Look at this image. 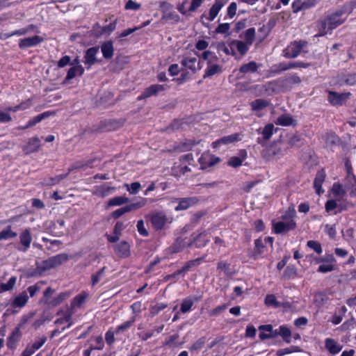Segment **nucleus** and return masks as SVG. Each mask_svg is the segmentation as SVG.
Masks as SVG:
<instances>
[{"mask_svg":"<svg viewBox=\"0 0 356 356\" xmlns=\"http://www.w3.org/2000/svg\"><path fill=\"white\" fill-rule=\"evenodd\" d=\"M88 297V293L86 291H82L80 294L76 296L71 302V307L74 308L80 307L86 300Z\"/></svg>","mask_w":356,"mask_h":356,"instance_id":"obj_33","label":"nucleus"},{"mask_svg":"<svg viewBox=\"0 0 356 356\" xmlns=\"http://www.w3.org/2000/svg\"><path fill=\"white\" fill-rule=\"evenodd\" d=\"M232 43L236 44L238 51L241 54L244 55L248 51V47L247 42H244L241 40H234Z\"/></svg>","mask_w":356,"mask_h":356,"instance_id":"obj_48","label":"nucleus"},{"mask_svg":"<svg viewBox=\"0 0 356 356\" xmlns=\"http://www.w3.org/2000/svg\"><path fill=\"white\" fill-rule=\"evenodd\" d=\"M106 267L102 268L97 273L92 274L91 276L92 286H95L105 274Z\"/></svg>","mask_w":356,"mask_h":356,"instance_id":"obj_47","label":"nucleus"},{"mask_svg":"<svg viewBox=\"0 0 356 356\" xmlns=\"http://www.w3.org/2000/svg\"><path fill=\"white\" fill-rule=\"evenodd\" d=\"M274 126L273 124H268L265 126L261 134L263 135V138H258L257 143L261 145H264L265 142L270 139L273 135ZM259 134H260V129H257Z\"/></svg>","mask_w":356,"mask_h":356,"instance_id":"obj_19","label":"nucleus"},{"mask_svg":"<svg viewBox=\"0 0 356 356\" xmlns=\"http://www.w3.org/2000/svg\"><path fill=\"white\" fill-rule=\"evenodd\" d=\"M325 347L332 355L337 354L342 349V346L332 338H327L325 339Z\"/></svg>","mask_w":356,"mask_h":356,"instance_id":"obj_18","label":"nucleus"},{"mask_svg":"<svg viewBox=\"0 0 356 356\" xmlns=\"http://www.w3.org/2000/svg\"><path fill=\"white\" fill-rule=\"evenodd\" d=\"M165 90L163 85L153 84L145 88L143 93L138 96V100H142L150 97L152 96H156L159 92Z\"/></svg>","mask_w":356,"mask_h":356,"instance_id":"obj_7","label":"nucleus"},{"mask_svg":"<svg viewBox=\"0 0 356 356\" xmlns=\"http://www.w3.org/2000/svg\"><path fill=\"white\" fill-rule=\"evenodd\" d=\"M67 294L65 293H60L57 297L54 298L51 300H43V299H40L39 302L40 303H45L47 305H49L51 306L55 307L58 305H60L61 302L64 301V300L66 298Z\"/></svg>","mask_w":356,"mask_h":356,"instance_id":"obj_29","label":"nucleus"},{"mask_svg":"<svg viewBox=\"0 0 356 356\" xmlns=\"http://www.w3.org/2000/svg\"><path fill=\"white\" fill-rule=\"evenodd\" d=\"M183 124L184 122L182 120H175L168 127H166V131L168 132H172L179 130Z\"/></svg>","mask_w":356,"mask_h":356,"instance_id":"obj_50","label":"nucleus"},{"mask_svg":"<svg viewBox=\"0 0 356 356\" xmlns=\"http://www.w3.org/2000/svg\"><path fill=\"white\" fill-rule=\"evenodd\" d=\"M194 304V300L191 297H188L183 300L181 304L180 310L182 313H187L191 309Z\"/></svg>","mask_w":356,"mask_h":356,"instance_id":"obj_40","label":"nucleus"},{"mask_svg":"<svg viewBox=\"0 0 356 356\" xmlns=\"http://www.w3.org/2000/svg\"><path fill=\"white\" fill-rule=\"evenodd\" d=\"M265 246L262 242L261 238H258L254 241V251L251 255V257L257 259L258 256L264 252V249Z\"/></svg>","mask_w":356,"mask_h":356,"instance_id":"obj_36","label":"nucleus"},{"mask_svg":"<svg viewBox=\"0 0 356 356\" xmlns=\"http://www.w3.org/2000/svg\"><path fill=\"white\" fill-rule=\"evenodd\" d=\"M84 72V68L81 65H75L70 67L66 77L63 81V83H68L69 81L74 79L76 75L81 76Z\"/></svg>","mask_w":356,"mask_h":356,"instance_id":"obj_20","label":"nucleus"},{"mask_svg":"<svg viewBox=\"0 0 356 356\" xmlns=\"http://www.w3.org/2000/svg\"><path fill=\"white\" fill-rule=\"evenodd\" d=\"M264 302L267 306H273L275 308L280 307V302L276 300V297L273 294L267 295Z\"/></svg>","mask_w":356,"mask_h":356,"instance_id":"obj_45","label":"nucleus"},{"mask_svg":"<svg viewBox=\"0 0 356 356\" xmlns=\"http://www.w3.org/2000/svg\"><path fill=\"white\" fill-rule=\"evenodd\" d=\"M243 159L238 156H232L229 159L228 165L233 167L237 168L242 165Z\"/></svg>","mask_w":356,"mask_h":356,"instance_id":"obj_64","label":"nucleus"},{"mask_svg":"<svg viewBox=\"0 0 356 356\" xmlns=\"http://www.w3.org/2000/svg\"><path fill=\"white\" fill-rule=\"evenodd\" d=\"M293 122V118L289 115H282L277 120V123L282 126H289L292 124Z\"/></svg>","mask_w":356,"mask_h":356,"instance_id":"obj_43","label":"nucleus"},{"mask_svg":"<svg viewBox=\"0 0 356 356\" xmlns=\"http://www.w3.org/2000/svg\"><path fill=\"white\" fill-rule=\"evenodd\" d=\"M183 240L177 239L170 247V250L172 253H177L182 249Z\"/></svg>","mask_w":356,"mask_h":356,"instance_id":"obj_59","label":"nucleus"},{"mask_svg":"<svg viewBox=\"0 0 356 356\" xmlns=\"http://www.w3.org/2000/svg\"><path fill=\"white\" fill-rule=\"evenodd\" d=\"M202 58L205 60H208V65H210L211 62L216 61L218 60L217 56L211 51H204L202 54Z\"/></svg>","mask_w":356,"mask_h":356,"instance_id":"obj_52","label":"nucleus"},{"mask_svg":"<svg viewBox=\"0 0 356 356\" xmlns=\"http://www.w3.org/2000/svg\"><path fill=\"white\" fill-rule=\"evenodd\" d=\"M116 24V21H115L113 22L110 23L108 25L102 27L99 35H103L104 33L110 34L115 29Z\"/></svg>","mask_w":356,"mask_h":356,"instance_id":"obj_60","label":"nucleus"},{"mask_svg":"<svg viewBox=\"0 0 356 356\" xmlns=\"http://www.w3.org/2000/svg\"><path fill=\"white\" fill-rule=\"evenodd\" d=\"M353 7L349 4L343 5L340 9L328 14L325 19L318 22L319 25V32L316 37L325 35L333 29L341 25L346 20V17H343L346 13H351Z\"/></svg>","mask_w":356,"mask_h":356,"instance_id":"obj_1","label":"nucleus"},{"mask_svg":"<svg viewBox=\"0 0 356 356\" xmlns=\"http://www.w3.org/2000/svg\"><path fill=\"white\" fill-rule=\"evenodd\" d=\"M103 56L106 59H110L113 56V45L112 41L104 42L101 46Z\"/></svg>","mask_w":356,"mask_h":356,"instance_id":"obj_26","label":"nucleus"},{"mask_svg":"<svg viewBox=\"0 0 356 356\" xmlns=\"http://www.w3.org/2000/svg\"><path fill=\"white\" fill-rule=\"evenodd\" d=\"M255 38V29L250 28L246 30L245 33V40L248 45H251Z\"/></svg>","mask_w":356,"mask_h":356,"instance_id":"obj_51","label":"nucleus"},{"mask_svg":"<svg viewBox=\"0 0 356 356\" xmlns=\"http://www.w3.org/2000/svg\"><path fill=\"white\" fill-rule=\"evenodd\" d=\"M296 227V223L293 220L286 222L279 221L273 225L274 232L277 234L286 233L290 230L294 229Z\"/></svg>","mask_w":356,"mask_h":356,"instance_id":"obj_6","label":"nucleus"},{"mask_svg":"<svg viewBox=\"0 0 356 356\" xmlns=\"http://www.w3.org/2000/svg\"><path fill=\"white\" fill-rule=\"evenodd\" d=\"M17 236L9 227L0 232V240H7Z\"/></svg>","mask_w":356,"mask_h":356,"instance_id":"obj_54","label":"nucleus"},{"mask_svg":"<svg viewBox=\"0 0 356 356\" xmlns=\"http://www.w3.org/2000/svg\"><path fill=\"white\" fill-rule=\"evenodd\" d=\"M306 44L307 42L302 40L292 42L290 46L283 51L284 56L289 58H296Z\"/></svg>","mask_w":356,"mask_h":356,"instance_id":"obj_4","label":"nucleus"},{"mask_svg":"<svg viewBox=\"0 0 356 356\" xmlns=\"http://www.w3.org/2000/svg\"><path fill=\"white\" fill-rule=\"evenodd\" d=\"M41 145V141L38 137H33L30 138L24 146V153L29 154L37 152Z\"/></svg>","mask_w":356,"mask_h":356,"instance_id":"obj_15","label":"nucleus"},{"mask_svg":"<svg viewBox=\"0 0 356 356\" xmlns=\"http://www.w3.org/2000/svg\"><path fill=\"white\" fill-rule=\"evenodd\" d=\"M325 178V173L323 170L318 171L316 177L314 181V187L315 188L316 193L318 195H321L323 193V190H322V184L323 183Z\"/></svg>","mask_w":356,"mask_h":356,"instance_id":"obj_23","label":"nucleus"},{"mask_svg":"<svg viewBox=\"0 0 356 356\" xmlns=\"http://www.w3.org/2000/svg\"><path fill=\"white\" fill-rule=\"evenodd\" d=\"M325 143L327 147H332L340 145L341 139L337 135L330 134L326 136Z\"/></svg>","mask_w":356,"mask_h":356,"instance_id":"obj_37","label":"nucleus"},{"mask_svg":"<svg viewBox=\"0 0 356 356\" xmlns=\"http://www.w3.org/2000/svg\"><path fill=\"white\" fill-rule=\"evenodd\" d=\"M15 282L16 278L15 277H10L7 283L0 282V293L12 289L14 287Z\"/></svg>","mask_w":356,"mask_h":356,"instance_id":"obj_44","label":"nucleus"},{"mask_svg":"<svg viewBox=\"0 0 356 356\" xmlns=\"http://www.w3.org/2000/svg\"><path fill=\"white\" fill-rule=\"evenodd\" d=\"M99 52V47H93L89 48L85 54L86 64L89 65H94L97 63V60L96 58V54Z\"/></svg>","mask_w":356,"mask_h":356,"instance_id":"obj_24","label":"nucleus"},{"mask_svg":"<svg viewBox=\"0 0 356 356\" xmlns=\"http://www.w3.org/2000/svg\"><path fill=\"white\" fill-rule=\"evenodd\" d=\"M150 220L156 230H161L163 229L165 223L167 222L168 218L164 213L160 212L152 215Z\"/></svg>","mask_w":356,"mask_h":356,"instance_id":"obj_9","label":"nucleus"},{"mask_svg":"<svg viewBox=\"0 0 356 356\" xmlns=\"http://www.w3.org/2000/svg\"><path fill=\"white\" fill-rule=\"evenodd\" d=\"M307 245L314 250L317 254H320L322 253L321 245L316 241H309L307 243Z\"/></svg>","mask_w":356,"mask_h":356,"instance_id":"obj_56","label":"nucleus"},{"mask_svg":"<svg viewBox=\"0 0 356 356\" xmlns=\"http://www.w3.org/2000/svg\"><path fill=\"white\" fill-rule=\"evenodd\" d=\"M217 269L224 271L225 274L229 277L232 276L235 273V271L231 268V264L224 261L218 263Z\"/></svg>","mask_w":356,"mask_h":356,"instance_id":"obj_31","label":"nucleus"},{"mask_svg":"<svg viewBox=\"0 0 356 356\" xmlns=\"http://www.w3.org/2000/svg\"><path fill=\"white\" fill-rule=\"evenodd\" d=\"M146 202H147L146 199L140 198V200L138 202L128 204L127 207H128L129 211H131L136 210V209H138L143 207V206L145 205Z\"/></svg>","mask_w":356,"mask_h":356,"instance_id":"obj_55","label":"nucleus"},{"mask_svg":"<svg viewBox=\"0 0 356 356\" xmlns=\"http://www.w3.org/2000/svg\"><path fill=\"white\" fill-rule=\"evenodd\" d=\"M346 168V181L349 186L353 187L356 185V177L353 174V168L348 161L345 163Z\"/></svg>","mask_w":356,"mask_h":356,"instance_id":"obj_28","label":"nucleus"},{"mask_svg":"<svg viewBox=\"0 0 356 356\" xmlns=\"http://www.w3.org/2000/svg\"><path fill=\"white\" fill-rule=\"evenodd\" d=\"M55 113H56L54 111H46L41 114H39L38 115L34 117L33 119L29 120L28 123L26 124V126H24V129L35 126L36 124L41 122L42 120L47 118L51 115H54Z\"/></svg>","mask_w":356,"mask_h":356,"instance_id":"obj_22","label":"nucleus"},{"mask_svg":"<svg viewBox=\"0 0 356 356\" xmlns=\"http://www.w3.org/2000/svg\"><path fill=\"white\" fill-rule=\"evenodd\" d=\"M69 175V172L65 174L59 175L55 176L54 177H50L48 181L46 182V184L48 186H52L59 183L61 180L65 179Z\"/></svg>","mask_w":356,"mask_h":356,"instance_id":"obj_49","label":"nucleus"},{"mask_svg":"<svg viewBox=\"0 0 356 356\" xmlns=\"http://www.w3.org/2000/svg\"><path fill=\"white\" fill-rule=\"evenodd\" d=\"M297 276V269L293 266H288L283 273V277L291 280Z\"/></svg>","mask_w":356,"mask_h":356,"instance_id":"obj_42","label":"nucleus"},{"mask_svg":"<svg viewBox=\"0 0 356 356\" xmlns=\"http://www.w3.org/2000/svg\"><path fill=\"white\" fill-rule=\"evenodd\" d=\"M279 334L286 343H289L291 342V332L289 328L284 325L280 326Z\"/></svg>","mask_w":356,"mask_h":356,"instance_id":"obj_41","label":"nucleus"},{"mask_svg":"<svg viewBox=\"0 0 356 356\" xmlns=\"http://www.w3.org/2000/svg\"><path fill=\"white\" fill-rule=\"evenodd\" d=\"M257 69L258 66L257 63L254 61H251L248 63L242 65L239 68V71L241 73L255 72L257 71Z\"/></svg>","mask_w":356,"mask_h":356,"instance_id":"obj_35","label":"nucleus"},{"mask_svg":"<svg viewBox=\"0 0 356 356\" xmlns=\"http://www.w3.org/2000/svg\"><path fill=\"white\" fill-rule=\"evenodd\" d=\"M197 62V58L195 57L188 58L185 57L181 61V64L191 70L194 73L197 72V70H200L202 66L200 65V61L198 62V68L195 67V63Z\"/></svg>","mask_w":356,"mask_h":356,"instance_id":"obj_25","label":"nucleus"},{"mask_svg":"<svg viewBox=\"0 0 356 356\" xmlns=\"http://www.w3.org/2000/svg\"><path fill=\"white\" fill-rule=\"evenodd\" d=\"M128 212H130V211L127 205L124 207L120 208V209L114 211L113 212H112L111 216L114 219H118L120 217H121L122 215H124V213H128Z\"/></svg>","mask_w":356,"mask_h":356,"instance_id":"obj_58","label":"nucleus"},{"mask_svg":"<svg viewBox=\"0 0 356 356\" xmlns=\"http://www.w3.org/2000/svg\"><path fill=\"white\" fill-rule=\"evenodd\" d=\"M68 259L69 256L65 253H62L56 256L51 257L49 259L42 261L40 264L37 263L36 270H35L33 272L28 273L26 276L30 277L36 276L38 275H41L46 270L60 266Z\"/></svg>","mask_w":356,"mask_h":356,"instance_id":"obj_2","label":"nucleus"},{"mask_svg":"<svg viewBox=\"0 0 356 356\" xmlns=\"http://www.w3.org/2000/svg\"><path fill=\"white\" fill-rule=\"evenodd\" d=\"M114 250L116 254L122 258L128 257L130 252V245L125 241H121L114 246Z\"/></svg>","mask_w":356,"mask_h":356,"instance_id":"obj_13","label":"nucleus"},{"mask_svg":"<svg viewBox=\"0 0 356 356\" xmlns=\"http://www.w3.org/2000/svg\"><path fill=\"white\" fill-rule=\"evenodd\" d=\"M337 83L340 86H354L356 84V72L339 74Z\"/></svg>","mask_w":356,"mask_h":356,"instance_id":"obj_11","label":"nucleus"},{"mask_svg":"<svg viewBox=\"0 0 356 356\" xmlns=\"http://www.w3.org/2000/svg\"><path fill=\"white\" fill-rule=\"evenodd\" d=\"M206 343V337H202L200 339H198L190 348V350L191 351L193 350H198L203 348Z\"/></svg>","mask_w":356,"mask_h":356,"instance_id":"obj_53","label":"nucleus"},{"mask_svg":"<svg viewBox=\"0 0 356 356\" xmlns=\"http://www.w3.org/2000/svg\"><path fill=\"white\" fill-rule=\"evenodd\" d=\"M239 136H240V134H237V133L224 136V137L216 140L215 142H213L212 143V147L213 148H217L222 145H229L231 143H234L237 142L241 140Z\"/></svg>","mask_w":356,"mask_h":356,"instance_id":"obj_10","label":"nucleus"},{"mask_svg":"<svg viewBox=\"0 0 356 356\" xmlns=\"http://www.w3.org/2000/svg\"><path fill=\"white\" fill-rule=\"evenodd\" d=\"M251 107L253 111H261L269 105V102L264 99H257L252 102Z\"/></svg>","mask_w":356,"mask_h":356,"instance_id":"obj_32","label":"nucleus"},{"mask_svg":"<svg viewBox=\"0 0 356 356\" xmlns=\"http://www.w3.org/2000/svg\"><path fill=\"white\" fill-rule=\"evenodd\" d=\"M126 186L131 194H137L141 187L139 182H134L131 185L126 184Z\"/></svg>","mask_w":356,"mask_h":356,"instance_id":"obj_63","label":"nucleus"},{"mask_svg":"<svg viewBox=\"0 0 356 356\" xmlns=\"http://www.w3.org/2000/svg\"><path fill=\"white\" fill-rule=\"evenodd\" d=\"M350 95V92L339 93L334 91H329L327 99L333 106H341L346 103Z\"/></svg>","mask_w":356,"mask_h":356,"instance_id":"obj_5","label":"nucleus"},{"mask_svg":"<svg viewBox=\"0 0 356 356\" xmlns=\"http://www.w3.org/2000/svg\"><path fill=\"white\" fill-rule=\"evenodd\" d=\"M135 321V317H133L131 320L124 322L122 324L119 325L116 329V333L124 332L129 327H130Z\"/></svg>","mask_w":356,"mask_h":356,"instance_id":"obj_57","label":"nucleus"},{"mask_svg":"<svg viewBox=\"0 0 356 356\" xmlns=\"http://www.w3.org/2000/svg\"><path fill=\"white\" fill-rule=\"evenodd\" d=\"M32 238L28 229L24 230V252L30 246Z\"/></svg>","mask_w":356,"mask_h":356,"instance_id":"obj_61","label":"nucleus"},{"mask_svg":"<svg viewBox=\"0 0 356 356\" xmlns=\"http://www.w3.org/2000/svg\"><path fill=\"white\" fill-rule=\"evenodd\" d=\"M296 211L295 210V207L293 204H291L289 207L288 209L285 211L284 214L282 216V219L284 220H293V218L296 216Z\"/></svg>","mask_w":356,"mask_h":356,"instance_id":"obj_46","label":"nucleus"},{"mask_svg":"<svg viewBox=\"0 0 356 356\" xmlns=\"http://www.w3.org/2000/svg\"><path fill=\"white\" fill-rule=\"evenodd\" d=\"M220 72H221V66L220 65H217V64L210 65L205 70V73L203 76V78L206 79L207 77L212 76L216 74L220 73Z\"/></svg>","mask_w":356,"mask_h":356,"instance_id":"obj_38","label":"nucleus"},{"mask_svg":"<svg viewBox=\"0 0 356 356\" xmlns=\"http://www.w3.org/2000/svg\"><path fill=\"white\" fill-rule=\"evenodd\" d=\"M332 264L333 263H327V264L320 265L318 268V272L325 273L334 270L335 268Z\"/></svg>","mask_w":356,"mask_h":356,"instance_id":"obj_62","label":"nucleus"},{"mask_svg":"<svg viewBox=\"0 0 356 356\" xmlns=\"http://www.w3.org/2000/svg\"><path fill=\"white\" fill-rule=\"evenodd\" d=\"M129 202L128 197L124 196H117L109 200L108 207L121 206Z\"/></svg>","mask_w":356,"mask_h":356,"instance_id":"obj_34","label":"nucleus"},{"mask_svg":"<svg viewBox=\"0 0 356 356\" xmlns=\"http://www.w3.org/2000/svg\"><path fill=\"white\" fill-rule=\"evenodd\" d=\"M300 83L301 79L300 76L292 74L268 83V89H270L275 92H286L291 90L293 85H298Z\"/></svg>","mask_w":356,"mask_h":356,"instance_id":"obj_3","label":"nucleus"},{"mask_svg":"<svg viewBox=\"0 0 356 356\" xmlns=\"http://www.w3.org/2000/svg\"><path fill=\"white\" fill-rule=\"evenodd\" d=\"M200 143V140L196 141L195 140L187 139L176 145L174 149L179 152L190 151L193 146L199 144Z\"/></svg>","mask_w":356,"mask_h":356,"instance_id":"obj_17","label":"nucleus"},{"mask_svg":"<svg viewBox=\"0 0 356 356\" xmlns=\"http://www.w3.org/2000/svg\"><path fill=\"white\" fill-rule=\"evenodd\" d=\"M204 257H205L204 256L196 259L187 261L181 269L175 272L172 275H170V277H174L176 275L187 273L192 267L199 265L200 261H202Z\"/></svg>","mask_w":356,"mask_h":356,"instance_id":"obj_16","label":"nucleus"},{"mask_svg":"<svg viewBox=\"0 0 356 356\" xmlns=\"http://www.w3.org/2000/svg\"><path fill=\"white\" fill-rule=\"evenodd\" d=\"M207 235V231L204 230L198 234H195L193 233L191 235L192 241L188 244V247H191L192 245L195 244V247L199 248L202 247H204L209 242V239L202 240V237H204Z\"/></svg>","mask_w":356,"mask_h":356,"instance_id":"obj_12","label":"nucleus"},{"mask_svg":"<svg viewBox=\"0 0 356 356\" xmlns=\"http://www.w3.org/2000/svg\"><path fill=\"white\" fill-rule=\"evenodd\" d=\"M20 325L21 324H19L18 326L15 328L8 339L7 346L10 348H13L15 346L17 341L19 340Z\"/></svg>","mask_w":356,"mask_h":356,"instance_id":"obj_27","label":"nucleus"},{"mask_svg":"<svg viewBox=\"0 0 356 356\" xmlns=\"http://www.w3.org/2000/svg\"><path fill=\"white\" fill-rule=\"evenodd\" d=\"M124 122V120L120 119L119 120H112L108 122L107 124H105V129L106 131H111L112 129H116L120 127H121ZM103 124H106V122H101V125L102 126Z\"/></svg>","mask_w":356,"mask_h":356,"instance_id":"obj_39","label":"nucleus"},{"mask_svg":"<svg viewBox=\"0 0 356 356\" xmlns=\"http://www.w3.org/2000/svg\"><path fill=\"white\" fill-rule=\"evenodd\" d=\"M222 6L223 4L220 1H216L209 10V16L208 17L209 21H213L216 17Z\"/></svg>","mask_w":356,"mask_h":356,"instance_id":"obj_30","label":"nucleus"},{"mask_svg":"<svg viewBox=\"0 0 356 356\" xmlns=\"http://www.w3.org/2000/svg\"><path fill=\"white\" fill-rule=\"evenodd\" d=\"M178 200V205L175 207L177 211L186 210L198 202V199L196 197H184Z\"/></svg>","mask_w":356,"mask_h":356,"instance_id":"obj_14","label":"nucleus"},{"mask_svg":"<svg viewBox=\"0 0 356 356\" xmlns=\"http://www.w3.org/2000/svg\"><path fill=\"white\" fill-rule=\"evenodd\" d=\"M262 156L266 160L270 161L282 155V149L277 145H270L262 151Z\"/></svg>","mask_w":356,"mask_h":356,"instance_id":"obj_8","label":"nucleus"},{"mask_svg":"<svg viewBox=\"0 0 356 356\" xmlns=\"http://www.w3.org/2000/svg\"><path fill=\"white\" fill-rule=\"evenodd\" d=\"M44 41V38L34 35L33 36L28 35H25L24 37V48L25 47H32L38 45Z\"/></svg>","mask_w":356,"mask_h":356,"instance_id":"obj_21","label":"nucleus"}]
</instances>
